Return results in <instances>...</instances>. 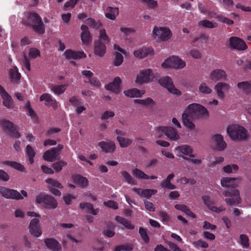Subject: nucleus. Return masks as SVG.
Listing matches in <instances>:
<instances>
[{"mask_svg": "<svg viewBox=\"0 0 251 251\" xmlns=\"http://www.w3.org/2000/svg\"><path fill=\"white\" fill-rule=\"evenodd\" d=\"M80 206L82 209H86L94 215H96L99 212L98 209H94L92 204L86 202H83L80 204Z\"/></svg>", "mask_w": 251, "mask_h": 251, "instance_id": "39", "label": "nucleus"}, {"mask_svg": "<svg viewBox=\"0 0 251 251\" xmlns=\"http://www.w3.org/2000/svg\"><path fill=\"white\" fill-rule=\"evenodd\" d=\"M115 220L117 222L122 224L127 228L132 229L134 228V226L130 221H128L122 217L117 216Z\"/></svg>", "mask_w": 251, "mask_h": 251, "instance_id": "36", "label": "nucleus"}, {"mask_svg": "<svg viewBox=\"0 0 251 251\" xmlns=\"http://www.w3.org/2000/svg\"><path fill=\"white\" fill-rule=\"evenodd\" d=\"M0 193L5 198L16 200H22L24 197L17 191L6 188H0Z\"/></svg>", "mask_w": 251, "mask_h": 251, "instance_id": "10", "label": "nucleus"}, {"mask_svg": "<svg viewBox=\"0 0 251 251\" xmlns=\"http://www.w3.org/2000/svg\"><path fill=\"white\" fill-rule=\"evenodd\" d=\"M47 195L40 194L37 196L36 199V202L37 204H40L44 205Z\"/></svg>", "mask_w": 251, "mask_h": 251, "instance_id": "60", "label": "nucleus"}, {"mask_svg": "<svg viewBox=\"0 0 251 251\" xmlns=\"http://www.w3.org/2000/svg\"><path fill=\"white\" fill-rule=\"evenodd\" d=\"M115 60L114 64L116 66H120L123 62V56L122 54L119 52H116L115 54Z\"/></svg>", "mask_w": 251, "mask_h": 251, "instance_id": "48", "label": "nucleus"}, {"mask_svg": "<svg viewBox=\"0 0 251 251\" xmlns=\"http://www.w3.org/2000/svg\"><path fill=\"white\" fill-rule=\"evenodd\" d=\"M185 62L177 56H173L167 58L162 64L163 68H173L182 69L185 66Z\"/></svg>", "mask_w": 251, "mask_h": 251, "instance_id": "5", "label": "nucleus"}, {"mask_svg": "<svg viewBox=\"0 0 251 251\" xmlns=\"http://www.w3.org/2000/svg\"><path fill=\"white\" fill-rule=\"evenodd\" d=\"M213 139L215 142V148L219 151L224 150L226 147V143L224 140L223 137L221 134H215L213 136Z\"/></svg>", "mask_w": 251, "mask_h": 251, "instance_id": "19", "label": "nucleus"}, {"mask_svg": "<svg viewBox=\"0 0 251 251\" xmlns=\"http://www.w3.org/2000/svg\"><path fill=\"white\" fill-rule=\"evenodd\" d=\"M153 34L162 41H168L172 36V33L171 30L164 27L154 26L153 30Z\"/></svg>", "mask_w": 251, "mask_h": 251, "instance_id": "6", "label": "nucleus"}, {"mask_svg": "<svg viewBox=\"0 0 251 251\" xmlns=\"http://www.w3.org/2000/svg\"><path fill=\"white\" fill-rule=\"evenodd\" d=\"M224 194L227 197L225 201L228 204L231 205L237 204L240 202L239 191L238 190L234 189L231 191H227Z\"/></svg>", "mask_w": 251, "mask_h": 251, "instance_id": "8", "label": "nucleus"}, {"mask_svg": "<svg viewBox=\"0 0 251 251\" xmlns=\"http://www.w3.org/2000/svg\"><path fill=\"white\" fill-rule=\"evenodd\" d=\"M214 88L217 92L218 97L220 99H223L225 96L223 90H228L229 88V85L226 83L219 82L215 86Z\"/></svg>", "mask_w": 251, "mask_h": 251, "instance_id": "26", "label": "nucleus"}, {"mask_svg": "<svg viewBox=\"0 0 251 251\" xmlns=\"http://www.w3.org/2000/svg\"><path fill=\"white\" fill-rule=\"evenodd\" d=\"M26 110L28 113V115L32 118H36V115L34 110L32 109L30 103L29 101H28L25 106Z\"/></svg>", "mask_w": 251, "mask_h": 251, "instance_id": "53", "label": "nucleus"}, {"mask_svg": "<svg viewBox=\"0 0 251 251\" xmlns=\"http://www.w3.org/2000/svg\"><path fill=\"white\" fill-rule=\"evenodd\" d=\"M198 25L199 26H203L208 28H213L218 26L217 23H213L212 22L209 21L207 20H203L200 21L198 23Z\"/></svg>", "mask_w": 251, "mask_h": 251, "instance_id": "38", "label": "nucleus"}, {"mask_svg": "<svg viewBox=\"0 0 251 251\" xmlns=\"http://www.w3.org/2000/svg\"><path fill=\"white\" fill-rule=\"evenodd\" d=\"M227 132L233 140H244L247 138V131L243 126L238 125L228 126Z\"/></svg>", "mask_w": 251, "mask_h": 251, "instance_id": "3", "label": "nucleus"}, {"mask_svg": "<svg viewBox=\"0 0 251 251\" xmlns=\"http://www.w3.org/2000/svg\"><path fill=\"white\" fill-rule=\"evenodd\" d=\"M74 181L82 187H86L88 185V180L87 178L80 175H74L72 176Z\"/></svg>", "mask_w": 251, "mask_h": 251, "instance_id": "31", "label": "nucleus"}, {"mask_svg": "<svg viewBox=\"0 0 251 251\" xmlns=\"http://www.w3.org/2000/svg\"><path fill=\"white\" fill-rule=\"evenodd\" d=\"M119 8L109 6L106 7L104 15L107 19L114 21L116 19V17L119 15Z\"/></svg>", "mask_w": 251, "mask_h": 251, "instance_id": "22", "label": "nucleus"}, {"mask_svg": "<svg viewBox=\"0 0 251 251\" xmlns=\"http://www.w3.org/2000/svg\"><path fill=\"white\" fill-rule=\"evenodd\" d=\"M133 190L141 197L147 199L150 198L151 196L155 195L157 193V190L155 189L133 188Z\"/></svg>", "mask_w": 251, "mask_h": 251, "instance_id": "25", "label": "nucleus"}, {"mask_svg": "<svg viewBox=\"0 0 251 251\" xmlns=\"http://www.w3.org/2000/svg\"><path fill=\"white\" fill-rule=\"evenodd\" d=\"M122 175L123 177L125 178L126 180L131 184H135L136 183L134 180V179L131 177V176L126 172H122Z\"/></svg>", "mask_w": 251, "mask_h": 251, "instance_id": "55", "label": "nucleus"}, {"mask_svg": "<svg viewBox=\"0 0 251 251\" xmlns=\"http://www.w3.org/2000/svg\"><path fill=\"white\" fill-rule=\"evenodd\" d=\"M46 182L50 185L51 186L57 188H62V186L61 184L57 180L53 178H48L46 180Z\"/></svg>", "mask_w": 251, "mask_h": 251, "instance_id": "46", "label": "nucleus"}, {"mask_svg": "<svg viewBox=\"0 0 251 251\" xmlns=\"http://www.w3.org/2000/svg\"><path fill=\"white\" fill-rule=\"evenodd\" d=\"M239 180L235 178L224 177L221 179V184L223 187H236L239 183Z\"/></svg>", "mask_w": 251, "mask_h": 251, "instance_id": "24", "label": "nucleus"}, {"mask_svg": "<svg viewBox=\"0 0 251 251\" xmlns=\"http://www.w3.org/2000/svg\"><path fill=\"white\" fill-rule=\"evenodd\" d=\"M99 38L100 41H103L107 43L109 42V39L106 33L105 30L104 28L100 29Z\"/></svg>", "mask_w": 251, "mask_h": 251, "instance_id": "51", "label": "nucleus"}, {"mask_svg": "<svg viewBox=\"0 0 251 251\" xmlns=\"http://www.w3.org/2000/svg\"><path fill=\"white\" fill-rule=\"evenodd\" d=\"M226 75L224 70L221 69L214 70L209 75V78L214 81H218L221 80H225L226 79Z\"/></svg>", "mask_w": 251, "mask_h": 251, "instance_id": "15", "label": "nucleus"}, {"mask_svg": "<svg viewBox=\"0 0 251 251\" xmlns=\"http://www.w3.org/2000/svg\"><path fill=\"white\" fill-rule=\"evenodd\" d=\"M28 55L30 58L34 59L40 56V52L39 50L37 49L31 48L29 50Z\"/></svg>", "mask_w": 251, "mask_h": 251, "instance_id": "54", "label": "nucleus"}, {"mask_svg": "<svg viewBox=\"0 0 251 251\" xmlns=\"http://www.w3.org/2000/svg\"><path fill=\"white\" fill-rule=\"evenodd\" d=\"M115 116V114L113 111H105L101 117L102 120H107L109 118L113 117Z\"/></svg>", "mask_w": 251, "mask_h": 251, "instance_id": "62", "label": "nucleus"}, {"mask_svg": "<svg viewBox=\"0 0 251 251\" xmlns=\"http://www.w3.org/2000/svg\"><path fill=\"white\" fill-rule=\"evenodd\" d=\"M193 114L204 116L208 114V111L204 106L197 103L190 104L188 106L186 110L182 114V119L184 126L191 130L195 128V125L190 121Z\"/></svg>", "mask_w": 251, "mask_h": 251, "instance_id": "2", "label": "nucleus"}, {"mask_svg": "<svg viewBox=\"0 0 251 251\" xmlns=\"http://www.w3.org/2000/svg\"><path fill=\"white\" fill-rule=\"evenodd\" d=\"M159 82L161 86L167 89L170 93L178 96L181 94V91L175 87L172 79L169 76L161 78Z\"/></svg>", "mask_w": 251, "mask_h": 251, "instance_id": "7", "label": "nucleus"}, {"mask_svg": "<svg viewBox=\"0 0 251 251\" xmlns=\"http://www.w3.org/2000/svg\"><path fill=\"white\" fill-rule=\"evenodd\" d=\"M139 233L142 238L145 242L147 243L149 242V238L148 235H147L146 230L144 228L142 227L140 228Z\"/></svg>", "mask_w": 251, "mask_h": 251, "instance_id": "59", "label": "nucleus"}, {"mask_svg": "<svg viewBox=\"0 0 251 251\" xmlns=\"http://www.w3.org/2000/svg\"><path fill=\"white\" fill-rule=\"evenodd\" d=\"M66 85L62 84L58 85H52L51 90L56 95H59L64 93L66 89Z\"/></svg>", "mask_w": 251, "mask_h": 251, "instance_id": "42", "label": "nucleus"}, {"mask_svg": "<svg viewBox=\"0 0 251 251\" xmlns=\"http://www.w3.org/2000/svg\"><path fill=\"white\" fill-rule=\"evenodd\" d=\"M64 55L67 59H78L86 57L83 51H75L71 49L66 50Z\"/></svg>", "mask_w": 251, "mask_h": 251, "instance_id": "14", "label": "nucleus"}, {"mask_svg": "<svg viewBox=\"0 0 251 251\" xmlns=\"http://www.w3.org/2000/svg\"><path fill=\"white\" fill-rule=\"evenodd\" d=\"M134 102L145 106H152L155 104L154 101L151 98H148L145 100L135 99Z\"/></svg>", "mask_w": 251, "mask_h": 251, "instance_id": "40", "label": "nucleus"}, {"mask_svg": "<svg viewBox=\"0 0 251 251\" xmlns=\"http://www.w3.org/2000/svg\"><path fill=\"white\" fill-rule=\"evenodd\" d=\"M66 163L63 161H58L55 162L52 165V167L56 172L60 171L62 170V167L66 165Z\"/></svg>", "mask_w": 251, "mask_h": 251, "instance_id": "52", "label": "nucleus"}, {"mask_svg": "<svg viewBox=\"0 0 251 251\" xmlns=\"http://www.w3.org/2000/svg\"><path fill=\"white\" fill-rule=\"evenodd\" d=\"M86 23L89 25L93 28L98 29L100 28L102 25L99 22H96L94 19L89 18L86 20Z\"/></svg>", "mask_w": 251, "mask_h": 251, "instance_id": "45", "label": "nucleus"}, {"mask_svg": "<svg viewBox=\"0 0 251 251\" xmlns=\"http://www.w3.org/2000/svg\"><path fill=\"white\" fill-rule=\"evenodd\" d=\"M39 220L38 218L32 219L29 226L30 233L35 237H39L42 234V230L39 225Z\"/></svg>", "mask_w": 251, "mask_h": 251, "instance_id": "11", "label": "nucleus"}, {"mask_svg": "<svg viewBox=\"0 0 251 251\" xmlns=\"http://www.w3.org/2000/svg\"><path fill=\"white\" fill-rule=\"evenodd\" d=\"M153 53V50L152 48H143L134 51V55L138 58H143L148 55Z\"/></svg>", "mask_w": 251, "mask_h": 251, "instance_id": "21", "label": "nucleus"}, {"mask_svg": "<svg viewBox=\"0 0 251 251\" xmlns=\"http://www.w3.org/2000/svg\"><path fill=\"white\" fill-rule=\"evenodd\" d=\"M26 152L28 157H34L35 155V152L34 151V149L32 147L28 145L26 147Z\"/></svg>", "mask_w": 251, "mask_h": 251, "instance_id": "64", "label": "nucleus"}, {"mask_svg": "<svg viewBox=\"0 0 251 251\" xmlns=\"http://www.w3.org/2000/svg\"><path fill=\"white\" fill-rule=\"evenodd\" d=\"M133 174L134 176L139 178L149 179V176L148 175L138 169L133 170Z\"/></svg>", "mask_w": 251, "mask_h": 251, "instance_id": "47", "label": "nucleus"}, {"mask_svg": "<svg viewBox=\"0 0 251 251\" xmlns=\"http://www.w3.org/2000/svg\"><path fill=\"white\" fill-rule=\"evenodd\" d=\"M103 204L104 205L110 207L114 209H117L118 208V204L116 202L113 201H104L103 202Z\"/></svg>", "mask_w": 251, "mask_h": 251, "instance_id": "63", "label": "nucleus"}, {"mask_svg": "<svg viewBox=\"0 0 251 251\" xmlns=\"http://www.w3.org/2000/svg\"><path fill=\"white\" fill-rule=\"evenodd\" d=\"M165 135L172 141H176L180 138L177 130L172 126H165Z\"/></svg>", "mask_w": 251, "mask_h": 251, "instance_id": "18", "label": "nucleus"}, {"mask_svg": "<svg viewBox=\"0 0 251 251\" xmlns=\"http://www.w3.org/2000/svg\"><path fill=\"white\" fill-rule=\"evenodd\" d=\"M238 169L237 165L235 164H233L232 165H227L223 168V170L224 172L226 173H231L232 172V170L236 171Z\"/></svg>", "mask_w": 251, "mask_h": 251, "instance_id": "61", "label": "nucleus"}, {"mask_svg": "<svg viewBox=\"0 0 251 251\" xmlns=\"http://www.w3.org/2000/svg\"><path fill=\"white\" fill-rule=\"evenodd\" d=\"M0 126L10 136L16 138L20 137L21 135L17 126L12 122L6 120H0Z\"/></svg>", "mask_w": 251, "mask_h": 251, "instance_id": "4", "label": "nucleus"}, {"mask_svg": "<svg viewBox=\"0 0 251 251\" xmlns=\"http://www.w3.org/2000/svg\"><path fill=\"white\" fill-rule=\"evenodd\" d=\"M165 126H161L156 128L155 136L156 138H161L165 135Z\"/></svg>", "mask_w": 251, "mask_h": 251, "instance_id": "50", "label": "nucleus"}, {"mask_svg": "<svg viewBox=\"0 0 251 251\" xmlns=\"http://www.w3.org/2000/svg\"><path fill=\"white\" fill-rule=\"evenodd\" d=\"M106 51V46L105 44L100 40L95 41L94 42V53L96 55L102 57Z\"/></svg>", "mask_w": 251, "mask_h": 251, "instance_id": "20", "label": "nucleus"}, {"mask_svg": "<svg viewBox=\"0 0 251 251\" xmlns=\"http://www.w3.org/2000/svg\"><path fill=\"white\" fill-rule=\"evenodd\" d=\"M117 139L120 146L123 148L126 147L132 143V140L128 138L118 136Z\"/></svg>", "mask_w": 251, "mask_h": 251, "instance_id": "44", "label": "nucleus"}, {"mask_svg": "<svg viewBox=\"0 0 251 251\" xmlns=\"http://www.w3.org/2000/svg\"><path fill=\"white\" fill-rule=\"evenodd\" d=\"M81 29L82 30L81 34V41L83 44L88 45L92 41V37L89 30V28L87 25H82L81 26Z\"/></svg>", "mask_w": 251, "mask_h": 251, "instance_id": "17", "label": "nucleus"}, {"mask_svg": "<svg viewBox=\"0 0 251 251\" xmlns=\"http://www.w3.org/2000/svg\"><path fill=\"white\" fill-rule=\"evenodd\" d=\"M237 86L240 91L245 94H248L251 93V81L239 82Z\"/></svg>", "mask_w": 251, "mask_h": 251, "instance_id": "32", "label": "nucleus"}, {"mask_svg": "<svg viewBox=\"0 0 251 251\" xmlns=\"http://www.w3.org/2000/svg\"><path fill=\"white\" fill-rule=\"evenodd\" d=\"M44 206L50 208H55L57 206V202L53 197L47 195Z\"/></svg>", "mask_w": 251, "mask_h": 251, "instance_id": "37", "label": "nucleus"}, {"mask_svg": "<svg viewBox=\"0 0 251 251\" xmlns=\"http://www.w3.org/2000/svg\"><path fill=\"white\" fill-rule=\"evenodd\" d=\"M23 67L25 68L28 71H30V59L26 56L25 54L24 55L23 59Z\"/></svg>", "mask_w": 251, "mask_h": 251, "instance_id": "58", "label": "nucleus"}, {"mask_svg": "<svg viewBox=\"0 0 251 251\" xmlns=\"http://www.w3.org/2000/svg\"><path fill=\"white\" fill-rule=\"evenodd\" d=\"M161 186L163 188H166L168 189H174L176 188V186L169 181L168 180L166 179L161 184Z\"/></svg>", "mask_w": 251, "mask_h": 251, "instance_id": "56", "label": "nucleus"}, {"mask_svg": "<svg viewBox=\"0 0 251 251\" xmlns=\"http://www.w3.org/2000/svg\"><path fill=\"white\" fill-rule=\"evenodd\" d=\"M121 78L119 76H117L112 82H110L107 85H105V88L107 90H110L116 94H118L121 91Z\"/></svg>", "mask_w": 251, "mask_h": 251, "instance_id": "16", "label": "nucleus"}, {"mask_svg": "<svg viewBox=\"0 0 251 251\" xmlns=\"http://www.w3.org/2000/svg\"><path fill=\"white\" fill-rule=\"evenodd\" d=\"M229 45L231 49L237 50H244L248 48L245 42L236 36H232L229 39Z\"/></svg>", "mask_w": 251, "mask_h": 251, "instance_id": "9", "label": "nucleus"}, {"mask_svg": "<svg viewBox=\"0 0 251 251\" xmlns=\"http://www.w3.org/2000/svg\"><path fill=\"white\" fill-rule=\"evenodd\" d=\"M10 77L12 81L19 83L21 78V74L19 73L18 68L15 67L10 70Z\"/></svg>", "mask_w": 251, "mask_h": 251, "instance_id": "35", "label": "nucleus"}, {"mask_svg": "<svg viewBox=\"0 0 251 251\" xmlns=\"http://www.w3.org/2000/svg\"><path fill=\"white\" fill-rule=\"evenodd\" d=\"M199 92L203 94H210L212 90L205 82L201 83L199 87Z\"/></svg>", "mask_w": 251, "mask_h": 251, "instance_id": "43", "label": "nucleus"}, {"mask_svg": "<svg viewBox=\"0 0 251 251\" xmlns=\"http://www.w3.org/2000/svg\"><path fill=\"white\" fill-rule=\"evenodd\" d=\"M98 145L105 152H113L116 149L115 144L112 141H101Z\"/></svg>", "mask_w": 251, "mask_h": 251, "instance_id": "23", "label": "nucleus"}, {"mask_svg": "<svg viewBox=\"0 0 251 251\" xmlns=\"http://www.w3.org/2000/svg\"><path fill=\"white\" fill-rule=\"evenodd\" d=\"M193 246L196 248L201 247L203 248H207L208 247V243L205 241L201 239L193 242Z\"/></svg>", "mask_w": 251, "mask_h": 251, "instance_id": "49", "label": "nucleus"}, {"mask_svg": "<svg viewBox=\"0 0 251 251\" xmlns=\"http://www.w3.org/2000/svg\"><path fill=\"white\" fill-rule=\"evenodd\" d=\"M41 101H45V104L47 106L53 105L56 103V100L48 93H44L40 97Z\"/></svg>", "mask_w": 251, "mask_h": 251, "instance_id": "33", "label": "nucleus"}, {"mask_svg": "<svg viewBox=\"0 0 251 251\" xmlns=\"http://www.w3.org/2000/svg\"><path fill=\"white\" fill-rule=\"evenodd\" d=\"M63 148V146L59 144L57 147L52 148L46 151L42 157H57L59 154L60 151Z\"/></svg>", "mask_w": 251, "mask_h": 251, "instance_id": "28", "label": "nucleus"}, {"mask_svg": "<svg viewBox=\"0 0 251 251\" xmlns=\"http://www.w3.org/2000/svg\"><path fill=\"white\" fill-rule=\"evenodd\" d=\"M22 24L25 26L31 27L38 34H43L45 31V25L41 16L34 11H28L25 14Z\"/></svg>", "mask_w": 251, "mask_h": 251, "instance_id": "1", "label": "nucleus"}, {"mask_svg": "<svg viewBox=\"0 0 251 251\" xmlns=\"http://www.w3.org/2000/svg\"><path fill=\"white\" fill-rule=\"evenodd\" d=\"M0 94L3 99V104L8 108L13 107V100L11 97L0 85Z\"/></svg>", "mask_w": 251, "mask_h": 251, "instance_id": "13", "label": "nucleus"}, {"mask_svg": "<svg viewBox=\"0 0 251 251\" xmlns=\"http://www.w3.org/2000/svg\"><path fill=\"white\" fill-rule=\"evenodd\" d=\"M124 94L128 97L138 98L142 97V96L144 94V92H142L137 88H132L124 91Z\"/></svg>", "mask_w": 251, "mask_h": 251, "instance_id": "30", "label": "nucleus"}, {"mask_svg": "<svg viewBox=\"0 0 251 251\" xmlns=\"http://www.w3.org/2000/svg\"><path fill=\"white\" fill-rule=\"evenodd\" d=\"M241 243L243 247L248 248L249 246V238L247 236L242 234L240 235Z\"/></svg>", "mask_w": 251, "mask_h": 251, "instance_id": "57", "label": "nucleus"}, {"mask_svg": "<svg viewBox=\"0 0 251 251\" xmlns=\"http://www.w3.org/2000/svg\"><path fill=\"white\" fill-rule=\"evenodd\" d=\"M202 199L204 203L207 205L209 209L213 211L218 213L225 210V208L223 206H221L219 207L213 206V203L208 196H205L203 197Z\"/></svg>", "mask_w": 251, "mask_h": 251, "instance_id": "27", "label": "nucleus"}, {"mask_svg": "<svg viewBox=\"0 0 251 251\" xmlns=\"http://www.w3.org/2000/svg\"><path fill=\"white\" fill-rule=\"evenodd\" d=\"M151 72L152 70L151 69L141 71L137 76L136 82L140 84L149 82L151 80L150 76Z\"/></svg>", "mask_w": 251, "mask_h": 251, "instance_id": "12", "label": "nucleus"}, {"mask_svg": "<svg viewBox=\"0 0 251 251\" xmlns=\"http://www.w3.org/2000/svg\"><path fill=\"white\" fill-rule=\"evenodd\" d=\"M46 246L53 251H59L61 249L60 244L53 239H47L45 240Z\"/></svg>", "mask_w": 251, "mask_h": 251, "instance_id": "29", "label": "nucleus"}, {"mask_svg": "<svg viewBox=\"0 0 251 251\" xmlns=\"http://www.w3.org/2000/svg\"><path fill=\"white\" fill-rule=\"evenodd\" d=\"M3 164L11 166V167L21 172H25V169L23 165L16 162L6 161Z\"/></svg>", "mask_w": 251, "mask_h": 251, "instance_id": "41", "label": "nucleus"}, {"mask_svg": "<svg viewBox=\"0 0 251 251\" xmlns=\"http://www.w3.org/2000/svg\"><path fill=\"white\" fill-rule=\"evenodd\" d=\"M176 151L181 152L184 155H189V157H195V156L192 154L193 151L192 149L188 145L179 146L176 147Z\"/></svg>", "mask_w": 251, "mask_h": 251, "instance_id": "34", "label": "nucleus"}]
</instances>
